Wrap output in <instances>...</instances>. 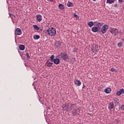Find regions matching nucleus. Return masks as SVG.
I'll return each instance as SVG.
<instances>
[{
	"label": "nucleus",
	"instance_id": "nucleus-1",
	"mask_svg": "<svg viewBox=\"0 0 124 124\" xmlns=\"http://www.w3.org/2000/svg\"><path fill=\"white\" fill-rule=\"evenodd\" d=\"M94 24L95 26L93 27L92 28V31L93 32H100V27H102L103 23L101 22H98L97 21H94Z\"/></svg>",
	"mask_w": 124,
	"mask_h": 124
},
{
	"label": "nucleus",
	"instance_id": "nucleus-2",
	"mask_svg": "<svg viewBox=\"0 0 124 124\" xmlns=\"http://www.w3.org/2000/svg\"><path fill=\"white\" fill-rule=\"evenodd\" d=\"M46 31L48 35H50V36H55L57 33L56 29L53 27L49 28Z\"/></svg>",
	"mask_w": 124,
	"mask_h": 124
},
{
	"label": "nucleus",
	"instance_id": "nucleus-3",
	"mask_svg": "<svg viewBox=\"0 0 124 124\" xmlns=\"http://www.w3.org/2000/svg\"><path fill=\"white\" fill-rule=\"evenodd\" d=\"M69 108V111H71L72 114H73L74 116H76V115H77V110L75 108V105L70 104Z\"/></svg>",
	"mask_w": 124,
	"mask_h": 124
},
{
	"label": "nucleus",
	"instance_id": "nucleus-4",
	"mask_svg": "<svg viewBox=\"0 0 124 124\" xmlns=\"http://www.w3.org/2000/svg\"><path fill=\"white\" fill-rule=\"evenodd\" d=\"M102 27H100V32H102L103 34H104V33H106L107 32V30H108V25L107 24H104L102 28Z\"/></svg>",
	"mask_w": 124,
	"mask_h": 124
},
{
	"label": "nucleus",
	"instance_id": "nucleus-5",
	"mask_svg": "<svg viewBox=\"0 0 124 124\" xmlns=\"http://www.w3.org/2000/svg\"><path fill=\"white\" fill-rule=\"evenodd\" d=\"M109 31L113 35H114V36H116L118 33H119V31L117 28H110L109 29Z\"/></svg>",
	"mask_w": 124,
	"mask_h": 124
},
{
	"label": "nucleus",
	"instance_id": "nucleus-6",
	"mask_svg": "<svg viewBox=\"0 0 124 124\" xmlns=\"http://www.w3.org/2000/svg\"><path fill=\"white\" fill-rule=\"evenodd\" d=\"M61 59L66 62L67 60H68V56H67V54L65 52H62L60 55Z\"/></svg>",
	"mask_w": 124,
	"mask_h": 124
},
{
	"label": "nucleus",
	"instance_id": "nucleus-7",
	"mask_svg": "<svg viewBox=\"0 0 124 124\" xmlns=\"http://www.w3.org/2000/svg\"><path fill=\"white\" fill-rule=\"evenodd\" d=\"M15 34H17V35H21L22 34V31L20 28H17L15 30Z\"/></svg>",
	"mask_w": 124,
	"mask_h": 124
},
{
	"label": "nucleus",
	"instance_id": "nucleus-8",
	"mask_svg": "<svg viewBox=\"0 0 124 124\" xmlns=\"http://www.w3.org/2000/svg\"><path fill=\"white\" fill-rule=\"evenodd\" d=\"M36 17L37 22H41L42 21V16L41 15H37Z\"/></svg>",
	"mask_w": 124,
	"mask_h": 124
},
{
	"label": "nucleus",
	"instance_id": "nucleus-9",
	"mask_svg": "<svg viewBox=\"0 0 124 124\" xmlns=\"http://www.w3.org/2000/svg\"><path fill=\"white\" fill-rule=\"evenodd\" d=\"M74 83L76 86H81V81L78 79H75L74 80Z\"/></svg>",
	"mask_w": 124,
	"mask_h": 124
},
{
	"label": "nucleus",
	"instance_id": "nucleus-10",
	"mask_svg": "<svg viewBox=\"0 0 124 124\" xmlns=\"http://www.w3.org/2000/svg\"><path fill=\"white\" fill-rule=\"evenodd\" d=\"M53 62L54 63H55V64H60V60L58 58H56L54 59V60H53Z\"/></svg>",
	"mask_w": 124,
	"mask_h": 124
},
{
	"label": "nucleus",
	"instance_id": "nucleus-11",
	"mask_svg": "<svg viewBox=\"0 0 124 124\" xmlns=\"http://www.w3.org/2000/svg\"><path fill=\"white\" fill-rule=\"evenodd\" d=\"M98 51H99V49H98V46L95 45L94 46V51H93V52L94 53L96 52L97 53Z\"/></svg>",
	"mask_w": 124,
	"mask_h": 124
},
{
	"label": "nucleus",
	"instance_id": "nucleus-12",
	"mask_svg": "<svg viewBox=\"0 0 124 124\" xmlns=\"http://www.w3.org/2000/svg\"><path fill=\"white\" fill-rule=\"evenodd\" d=\"M111 91H112L111 88H108L105 89L104 92H105V93H111Z\"/></svg>",
	"mask_w": 124,
	"mask_h": 124
},
{
	"label": "nucleus",
	"instance_id": "nucleus-13",
	"mask_svg": "<svg viewBox=\"0 0 124 124\" xmlns=\"http://www.w3.org/2000/svg\"><path fill=\"white\" fill-rule=\"evenodd\" d=\"M108 109L109 110H111L114 108V104L113 103H109L108 105Z\"/></svg>",
	"mask_w": 124,
	"mask_h": 124
},
{
	"label": "nucleus",
	"instance_id": "nucleus-14",
	"mask_svg": "<svg viewBox=\"0 0 124 124\" xmlns=\"http://www.w3.org/2000/svg\"><path fill=\"white\" fill-rule=\"evenodd\" d=\"M62 108L64 111H68V106L67 105H62Z\"/></svg>",
	"mask_w": 124,
	"mask_h": 124
},
{
	"label": "nucleus",
	"instance_id": "nucleus-15",
	"mask_svg": "<svg viewBox=\"0 0 124 124\" xmlns=\"http://www.w3.org/2000/svg\"><path fill=\"white\" fill-rule=\"evenodd\" d=\"M115 2V0H107V3H109V4H112Z\"/></svg>",
	"mask_w": 124,
	"mask_h": 124
},
{
	"label": "nucleus",
	"instance_id": "nucleus-16",
	"mask_svg": "<svg viewBox=\"0 0 124 124\" xmlns=\"http://www.w3.org/2000/svg\"><path fill=\"white\" fill-rule=\"evenodd\" d=\"M59 8L60 10H62L64 8V6L62 4H60L59 5Z\"/></svg>",
	"mask_w": 124,
	"mask_h": 124
},
{
	"label": "nucleus",
	"instance_id": "nucleus-17",
	"mask_svg": "<svg viewBox=\"0 0 124 124\" xmlns=\"http://www.w3.org/2000/svg\"><path fill=\"white\" fill-rule=\"evenodd\" d=\"M94 24V22H93V21H90L88 23L89 27H93Z\"/></svg>",
	"mask_w": 124,
	"mask_h": 124
},
{
	"label": "nucleus",
	"instance_id": "nucleus-18",
	"mask_svg": "<svg viewBox=\"0 0 124 124\" xmlns=\"http://www.w3.org/2000/svg\"><path fill=\"white\" fill-rule=\"evenodd\" d=\"M19 48L20 50H21V51H24V50H25V46L23 45H20L19 46Z\"/></svg>",
	"mask_w": 124,
	"mask_h": 124
},
{
	"label": "nucleus",
	"instance_id": "nucleus-19",
	"mask_svg": "<svg viewBox=\"0 0 124 124\" xmlns=\"http://www.w3.org/2000/svg\"><path fill=\"white\" fill-rule=\"evenodd\" d=\"M33 38L34 40H37V39H39L40 38V36L39 35H34L33 36Z\"/></svg>",
	"mask_w": 124,
	"mask_h": 124
},
{
	"label": "nucleus",
	"instance_id": "nucleus-20",
	"mask_svg": "<svg viewBox=\"0 0 124 124\" xmlns=\"http://www.w3.org/2000/svg\"><path fill=\"white\" fill-rule=\"evenodd\" d=\"M55 46L56 47H61L62 46V43L60 42H57L55 44Z\"/></svg>",
	"mask_w": 124,
	"mask_h": 124
},
{
	"label": "nucleus",
	"instance_id": "nucleus-21",
	"mask_svg": "<svg viewBox=\"0 0 124 124\" xmlns=\"http://www.w3.org/2000/svg\"><path fill=\"white\" fill-rule=\"evenodd\" d=\"M46 66H48V67H51V66H52V65H53V62H47L46 63Z\"/></svg>",
	"mask_w": 124,
	"mask_h": 124
},
{
	"label": "nucleus",
	"instance_id": "nucleus-22",
	"mask_svg": "<svg viewBox=\"0 0 124 124\" xmlns=\"http://www.w3.org/2000/svg\"><path fill=\"white\" fill-rule=\"evenodd\" d=\"M67 5V6H68V7H72V6H73V3L71 2H68Z\"/></svg>",
	"mask_w": 124,
	"mask_h": 124
},
{
	"label": "nucleus",
	"instance_id": "nucleus-23",
	"mask_svg": "<svg viewBox=\"0 0 124 124\" xmlns=\"http://www.w3.org/2000/svg\"><path fill=\"white\" fill-rule=\"evenodd\" d=\"M33 28L35 30V31H38V30H39V27L36 25H33Z\"/></svg>",
	"mask_w": 124,
	"mask_h": 124
},
{
	"label": "nucleus",
	"instance_id": "nucleus-24",
	"mask_svg": "<svg viewBox=\"0 0 124 124\" xmlns=\"http://www.w3.org/2000/svg\"><path fill=\"white\" fill-rule=\"evenodd\" d=\"M55 55H52L50 56V60L51 62H53L55 59Z\"/></svg>",
	"mask_w": 124,
	"mask_h": 124
},
{
	"label": "nucleus",
	"instance_id": "nucleus-25",
	"mask_svg": "<svg viewBox=\"0 0 124 124\" xmlns=\"http://www.w3.org/2000/svg\"><path fill=\"white\" fill-rule=\"evenodd\" d=\"M118 46L119 48H121V47H122V46H123V43H122V42L119 43L118 44Z\"/></svg>",
	"mask_w": 124,
	"mask_h": 124
},
{
	"label": "nucleus",
	"instance_id": "nucleus-26",
	"mask_svg": "<svg viewBox=\"0 0 124 124\" xmlns=\"http://www.w3.org/2000/svg\"><path fill=\"white\" fill-rule=\"evenodd\" d=\"M119 92L121 93L122 94H123V93H124V89L121 88L119 90Z\"/></svg>",
	"mask_w": 124,
	"mask_h": 124
},
{
	"label": "nucleus",
	"instance_id": "nucleus-27",
	"mask_svg": "<svg viewBox=\"0 0 124 124\" xmlns=\"http://www.w3.org/2000/svg\"><path fill=\"white\" fill-rule=\"evenodd\" d=\"M11 19H14L16 17V16L13 14L11 15V16H10Z\"/></svg>",
	"mask_w": 124,
	"mask_h": 124
},
{
	"label": "nucleus",
	"instance_id": "nucleus-28",
	"mask_svg": "<svg viewBox=\"0 0 124 124\" xmlns=\"http://www.w3.org/2000/svg\"><path fill=\"white\" fill-rule=\"evenodd\" d=\"M117 95H118V96H120V95H121V94H122V93L120 92V91H118L116 93Z\"/></svg>",
	"mask_w": 124,
	"mask_h": 124
},
{
	"label": "nucleus",
	"instance_id": "nucleus-29",
	"mask_svg": "<svg viewBox=\"0 0 124 124\" xmlns=\"http://www.w3.org/2000/svg\"><path fill=\"white\" fill-rule=\"evenodd\" d=\"M74 17H76L77 18H79V16L76 14V13L74 14Z\"/></svg>",
	"mask_w": 124,
	"mask_h": 124
},
{
	"label": "nucleus",
	"instance_id": "nucleus-30",
	"mask_svg": "<svg viewBox=\"0 0 124 124\" xmlns=\"http://www.w3.org/2000/svg\"><path fill=\"white\" fill-rule=\"evenodd\" d=\"M110 71H112V72H114V71L116 72V70L114 68H111Z\"/></svg>",
	"mask_w": 124,
	"mask_h": 124
},
{
	"label": "nucleus",
	"instance_id": "nucleus-31",
	"mask_svg": "<svg viewBox=\"0 0 124 124\" xmlns=\"http://www.w3.org/2000/svg\"><path fill=\"white\" fill-rule=\"evenodd\" d=\"M119 3L122 4L123 2H124V0H118Z\"/></svg>",
	"mask_w": 124,
	"mask_h": 124
},
{
	"label": "nucleus",
	"instance_id": "nucleus-32",
	"mask_svg": "<svg viewBox=\"0 0 124 124\" xmlns=\"http://www.w3.org/2000/svg\"><path fill=\"white\" fill-rule=\"evenodd\" d=\"M26 56H27V58L28 59H29V58H30V55L28 53H26Z\"/></svg>",
	"mask_w": 124,
	"mask_h": 124
},
{
	"label": "nucleus",
	"instance_id": "nucleus-33",
	"mask_svg": "<svg viewBox=\"0 0 124 124\" xmlns=\"http://www.w3.org/2000/svg\"><path fill=\"white\" fill-rule=\"evenodd\" d=\"M121 109H122V110H124V105L121 106Z\"/></svg>",
	"mask_w": 124,
	"mask_h": 124
},
{
	"label": "nucleus",
	"instance_id": "nucleus-34",
	"mask_svg": "<svg viewBox=\"0 0 124 124\" xmlns=\"http://www.w3.org/2000/svg\"><path fill=\"white\" fill-rule=\"evenodd\" d=\"M114 103H115V104H116V105H119V103H118V101H115V102H114Z\"/></svg>",
	"mask_w": 124,
	"mask_h": 124
},
{
	"label": "nucleus",
	"instance_id": "nucleus-35",
	"mask_svg": "<svg viewBox=\"0 0 124 124\" xmlns=\"http://www.w3.org/2000/svg\"><path fill=\"white\" fill-rule=\"evenodd\" d=\"M86 88V86H85V84L83 83V86L82 87V89H85Z\"/></svg>",
	"mask_w": 124,
	"mask_h": 124
},
{
	"label": "nucleus",
	"instance_id": "nucleus-36",
	"mask_svg": "<svg viewBox=\"0 0 124 124\" xmlns=\"http://www.w3.org/2000/svg\"><path fill=\"white\" fill-rule=\"evenodd\" d=\"M73 52V53H75V52H76V49H74Z\"/></svg>",
	"mask_w": 124,
	"mask_h": 124
},
{
	"label": "nucleus",
	"instance_id": "nucleus-37",
	"mask_svg": "<svg viewBox=\"0 0 124 124\" xmlns=\"http://www.w3.org/2000/svg\"><path fill=\"white\" fill-rule=\"evenodd\" d=\"M9 15H10V17L11 15H12V14H11V13H9Z\"/></svg>",
	"mask_w": 124,
	"mask_h": 124
},
{
	"label": "nucleus",
	"instance_id": "nucleus-38",
	"mask_svg": "<svg viewBox=\"0 0 124 124\" xmlns=\"http://www.w3.org/2000/svg\"><path fill=\"white\" fill-rule=\"evenodd\" d=\"M49 1H51L52 2V0H49Z\"/></svg>",
	"mask_w": 124,
	"mask_h": 124
}]
</instances>
